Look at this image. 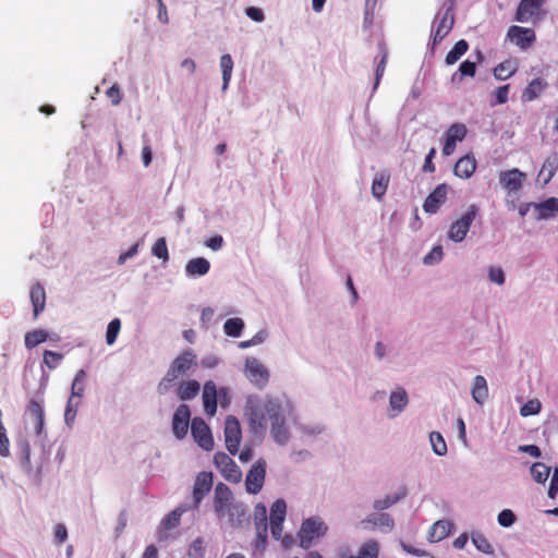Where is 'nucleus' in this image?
<instances>
[{
    "label": "nucleus",
    "mask_w": 558,
    "mask_h": 558,
    "mask_svg": "<svg viewBox=\"0 0 558 558\" xmlns=\"http://www.w3.org/2000/svg\"><path fill=\"white\" fill-rule=\"evenodd\" d=\"M248 426L254 434H264L267 422L270 423V435L275 442L284 445L290 438L286 412L279 399L266 397L264 400L248 399L245 405Z\"/></svg>",
    "instance_id": "f257e3e1"
},
{
    "label": "nucleus",
    "mask_w": 558,
    "mask_h": 558,
    "mask_svg": "<svg viewBox=\"0 0 558 558\" xmlns=\"http://www.w3.org/2000/svg\"><path fill=\"white\" fill-rule=\"evenodd\" d=\"M214 509L219 519L227 517L232 527L241 525L246 518L243 505L234 502L231 489L223 483H218L215 487Z\"/></svg>",
    "instance_id": "f03ea898"
},
{
    "label": "nucleus",
    "mask_w": 558,
    "mask_h": 558,
    "mask_svg": "<svg viewBox=\"0 0 558 558\" xmlns=\"http://www.w3.org/2000/svg\"><path fill=\"white\" fill-rule=\"evenodd\" d=\"M197 365V356L192 350H185L171 363L167 374L159 384V391L167 390L180 376L185 375Z\"/></svg>",
    "instance_id": "7ed1b4c3"
},
{
    "label": "nucleus",
    "mask_w": 558,
    "mask_h": 558,
    "mask_svg": "<svg viewBox=\"0 0 558 558\" xmlns=\"http://www.w3.org/2000/svg\"><path fill=\"white\" fill-rule=\"evenodd\" d=\"M327 525L319 518H308L303 521L298 533L299 544L302 548L308 549L315 538L322 537L327 533Z\"/></svg>",
    "instance_id": "20e7f679"
},
{
    "label": "nucleus",
    "mask_w": 558,
    "mask_h": 558,
    "mask_svg": "<svg viewBox=\"0 0 558 558\" xmlns=\"http://www.w3.org/2000/svg\"><path fill=\"white\" fill-rule=\"evenodd\" d=\"M478 206L472 204L466 211L457 220H454L448 231V238L454 242H461L465 239L471 225L478 215Z\"/></svg>",
    "instance_id": "39448f33"
},
{
    "label": "nucleus",
    "mask_w": 558,
    "mask_h": 558,
    "mask_svg": "<svg viewBox=\"0 0 558 558\" xmlns=\"http://www.w3.org/2000/svg\"><path fill=\"white\" fill-rule=\"evenodd\" d=\"M214 463L225 480L231 483H239L242 472L235 462L225 452H217L214 456Z\"/></svg>",
    "instance_id": "423d86ee"
},
{
    "label": "nucleus",
    "mask_w": 558,
    "mask_h": 558,
    "mask_svg": "<svg viewBox=\"0 0 558 558\" xmlns=\"http://www.w3.org/2000/svg\"><path fill=\"white\" fill-rule=\"evenodd\" d=\"M242 432L240 422L233 415H229L225 422V441L230 454H236L239 451Z\"/></svg>",
    "instance_id": "0eeeda50"
},
{
    "label": "nucleus",
    "mask_w": 558,
    "mask_h": 558,
    "mask_svg": "<svg viewBox=\"0 0 558 558\" xmlns=\"http://www.w3.org/2000/svg\"><path fill=\"white\" fill-rule=\"evenodd\" d=\"M434 24H436V29L433 35V46H436L451 32L454 25L453 7L449 5L442 13H438Z\"/></svg>",
    "instance_id": "6e6552de"
},
{
    "label": "nucleus",
    "mask_w": 558,
    "mask_h": 558,
    "mask_svg": "<svg viewBox=\"0 0 558 558\" xmlns=\"http://www.w3.org/2000/svg\"><path fill=\"white\" fill-rule=\"evenodd\" d=\"M266 477V462L262 459L257 460L245 477V488L250 494H257L262 490Z\"/></svg>",
    "instance_id": "1a4fd4ad"
},
{
    "label": "nucleus",
    "mask_w": 558,
    "mask_h": 558,
    "mask_svg": "<svg viewBox=\"0 0 558 558\" xmlns=\"http://www.w3.org/2000/svg\"><path fill=\"white\" fill-rule=\"evenodd\" d=\"M191 433L199 447L207 451L214 449V438L210 428L202 417H194L192 420Z\"/></svg>",
    "instance_id": "9d476101"
},
{
    "label": "nucleus",
    "mask_w": 558,
    "mask_h": 558,
    "mask_svg": "<svg viewBox=\"0 0 558 558\" xmlns=\"http://www.w3.org/2000/svg\"><path fill=\"white\" fill-rule=\"evenodd\" d=\"M544 1L545 0H521L515 12V21L527 23L537 20Z\"/></svg>",
    "instance_id": "9b49d317"
},
{
    "label": "nucleus",
    "mask_w": 558,
    "mask_h": 558,
    "mask_svg": "<svg viewBox=\"0 0 558 558\" xmlns=\"http://www.w3.org/2000/svg\"><path fill=\"white\" fill-rule=\"evenodd\" d=\"M507 37L520 49H529L536 40L535 32L532 28L512 25L507 32Z\"/></svg>",
    "instance_id": "f8f14e48"
},
{
    "label": "nucleus",
    "mask_w": 558,
    "mask_h": 558,
    "mask_svg": "<svg viewBox=\"0 0 558 558\" xmlns=\"http://www.w3.org/2000/svg\"><path fill=\"white\" fill-rule=\"evenodd\" d=\"M466 126L462 123H453L452 125H450V128L447 130L445 134L442 154L445 156L452 155L456 149L457 143L462 142L466 136Z\"/></svg>",
    "instance_id": "ddd939ff"
},
{
    "label": "nucleus",
    "mask_w": 558,
    "mask_h": 558,
    "mask_svg": "<svg viewBox=\"0 0 558 558\" xmlns=\"http://www.w3.org/2000/svg\"><path fill=\"white\" fill-rule=\"evenodd\" d=\"M245 368L246 376L259 388L264 387L268 383V371L257 359H247Z\"/></svg>",
    "instance_id": "4468645a"
},
{
    "label": "nucleus",
    "mask_w": 558,
    "mask_h": 558,
    "mask_svg": "<svg viewBox=\"0 0 558 558\" xmlns=\"http://www.w3.org/2000/svg\"><path fill=\"white\" fill-rule=\"evenodd\" d=\"M191 411L189 405L180 404L172 417V430L178 438H183L189 429Z\"/></svg>",
    "instance_id": "2eb2a0df"
},
{
    "label": "nucleus",
    "mask_w": 558,
    "mask_h": 558,
    "mask_svg": "<svg viewBox=\"0 0 558 558\" xmlns=\"http://www.w3.org/2000/svg\"><path fill=\"white\" fill-rule=\"evenodd\" d=\"M448 194L447 184L437 185L434 191L426 197L423 209L427 214H436L440 206L446 202Z\"/></svg>",
    "instance_id": "dca6fc26"
},
{
    "label": "nucleus",
    "mask_w": 558,
    "mask_h": 558,
    "mask_svg": "<svg viewBox=\"0 0 558 558\" xmlns=\"http://www.w3.org/2000/svg\"><path fill=\"white\" fill-rule=\"evenodd\" d=\"M213 487V474L208 472H201L194 483L193 499L194 507H197L204 497L210 492Z\"/></svg>",
    "instance_id": "f3484780"
},
{
    "label": "nucleus",
    "mask_w": 558,
    "mask_h": 558,
    "mask_svg": "<svg viewBox=\"0 0 558 558\" xmlns=\"http://www.w3.org/2000/svg\"><path fill=\"white\" fill-rule=\"evenodd\" d=\"M219 391L213 380H208L203 387V405L206 415L214 416L217 411Z\"/></svg>",
    "instance_id": "a211bd4d"
},
{
    "label": "nucleus",
    "mask_w": 558,
    "mask_h": 558,
    "mask_svg": "<svg viewBox=\"0 0 558 558\" xmlns=\"http://www.w3.org/2000/svg\"><path fill=\"white\" fill-rule=\"evenodd\" d=\"M526 175L524 172L514 168L511 170L502 171L499 174V181L501 185L509 192H517L522 187Z\"/></svg>",
    "instance_id": "6ab92c4d"
},
{
    "label": "nucleus",
    "mask_w": 558,
    "mask_h": 558,
    "mask_svg": "<svg viewBox=\"0 0 558 558\" xmlns=\"http://www.w3.org/2000/svg\"><path fill=\"white\" fill-rule=\"evenodd\" d=\"M29 299L33 305V317L36 319L46 307V291L39 282L32 286Z\"/></svg>",
    "instance_id": "aec40b11"
},
{
    "label": "nucleus",
    "mask_w": 558,
    "mask_h": 558,
    "mask_svg": "<svg viewBox=\"0 0 558 558\" xmlns=\"http://www.w3.org/2000/svg\"><path fill=\"white\" fill-rule=\"evenodd\" d=\"M558 170V154L553 153L550 156H548L543 165L542 168L537 174V180L542 181V185H546L550 182L553 177Z\"/></svg>",
    "instance_id": "412c9836"
},
{
    "label": "nucleus",
    "mask_w": 558,
    "mask_h": 558,
    "mask_svg": "<svg viewBox=\"0 0 558 558\" xmlns=\"http://www.w3.org/2000/svg\"><path fill=\"white\" fill-rule=\"evenodd\" d=\"M476 165L474 156L465 155L456 162L453 172L461 179H469L475 172Z\"/></svg>",
    "instance_id": "4be33fe9"
},
{
    "label": "nucleus",
    "mask_w": 558,
    "mask_h": 558,
    "mask_svg": "<svg viewBox=\"0 0 558 558\" xmlns=\"http://www.w3.org/2000/svg\"><path fill=\"white\" fill-rule=\"evenodd\" d=\"M548 83L543 78H534L523 89L521 99L524 102H530L538 98L542 93L547 88Z\"/></svg>",
    "instance_id": "5701e85b"
},
{
    "label": "nucleus",
    "mask_w": 558,
    "mask_h": 558,
    "mask_svg": "<svg viewBox=\"0 0 558 558\" xmlns=\"http://www.w3.org/2000/svg\"><path fill=\"white\" fill-rule=\"evenodd\" d=\"M27 412L34 422L36 434L40 436L45 426V413L43 405L36 400H31L27 407Z\"/></svg>",
    "instance_id": "b1692460"
},
{
    "label": "nucleus",
    "mask_w": 558,
    "mask_h": 558,
    "mask_svg": "<svg viewBox=\"0 0 558 558\" xmlns=\"http://www.w3.org/2000/svg\"><path fill=\"white\" fill-rule=\"evenodd\" d=\"M519 69V62L517 59H508L500 62L493 70L494 77L498 81H505L511 77Z\"/></svg>",
    "instance_id": "393cba45"
},
{
    "label": "nucleus",
    "mask_w": 558,
    "mask_h": 558,
    "mask_svg": "<svg viewBox=\"0 0 558 558\" xmlns=\"http://www.w3.org/2000/svg\"><path fill=\"white\" fill-rule=\"evenodd\" d=\"M210 269V263L204 257L190 259L185 265V271L190 277L205 276Z\"/></svg>",
    "instance_id": "a878e982"
},
{
    "label": "nucleus",
    "mask_w": 558,
    "mask_h": 558,
    "mask_svg": "<svg viewBox=\"0 0 558 558\" xmlns=\"http://www.w3.org/2000/svg\"><path fill=\"white\" fill-rule=\"evenodd\" d=\"M201 389V385L197 380L182 381L178 388L177 395L180 400L186 401L195 398Z\"/></svg>",
    "instance_id": "bb28decb"
},
{
    "label": "nucleus",
    "mask_w": 558,
    "mask_h": 558,
    "mask_svg": "<svg viewBox=\"0 0 558 558\" xmlns=\"http://www.w3.org/2000/svg\"><path fill=\"white\" fill-rule=\"evenodd\" d=\"M487 397H488V388H487L486 379L483 376L477 375L474 378V383H473L472 398L476 403L483 404L484 401L487 399Z\"/></svg>",
    "instance_id": "cd10ccee"
},
{
    "label": "nucleus",
    "mask_w": 558,
    "mask_h": 558,
    "mask_svg": "<svg viewBox=\"0 0 558 558\" xmlns=\"http://www.w3.org/2000/svg\"><path fill=\"white\" fill-rule=\"evenodd\" d=\"M451 524L448 521L439 520L435 522L429 531V541L439 542L446 538L450 533Z\"/></svg>",
    "instance_id": "c85d7f7f"
},
{
    "label": "nucleus",
    "mask_w": 558,
    "mask_h": 558,
    "mask_svg": "<svg viewBox=\"0 0 558 558\" xmlns=\"http://www.w3.org/2000/svg\"><path fill=\"white\" fill-rule=\"evenodd\" d=\"M389 184V174L385 172L377 173L372 182V194L376 198L385 195Z\"/></svg>",
    "instance_id": "c756f323"
},
{
    "label": "nucleus",
    "mask_w": 558,
    "mask_h": 558,
    "mask_svg": "<svg viewBox=\"0 0 558 558\" xmlns=\"http://www.w3.org/2000/svg\"><path fill=\"white\" fill-rule=\"evenodd\" d=\"M535 208L537 210L538 218L547 219L554 213L558 211V198L549 197L546 201H544L539 204H536Z\"/></svg>",
    "instance_id": "7c9ffc66"
},
{
    "label": "nucleus",
    "mask_w": 558,
    "mask_h": 558,
    "mask_svg": "<svg viewBox=\"0 0 558 558\" xmlns=\"http://www.w3.org/2000/svg\"><path fill=\"white\" fill-rule=\"evenodd\" d=\"M48 332L44 329H35L26 332L24 337L25 347L31 350L48 339Z\"/></svg>",
    "instance_id": "2f4dec72"
},
{
    "label": "nucleus",
    "mask_w": 558,
    "mask_h": 558,
    "mask_svg": "<svg viewBox=\"0 0 558 558\" xmlns=\"http://www.w3.org/2000/svg\"><path fill=\"white\" fill-rule=\"evenodd\" d=\"M187 510L184 506L177 507L173 511L167 514L161 521V527L165 530H171L180 524L182 514Z\"/></svg>",
    "instance_id": "473e14b6"
},
{
    "label": "nucleus",
    "mask_w": 558,
    "mask_h": 558,
    "mask_svg": "<svg viewBox=\"0 0 558 558\" xmlns=\"http://www.w3.org/2000/svg\"><path fill=\"white\" fill-rule=\"evenodd\" d=\"M469 49V44L464 39L458 40L453 48L446 56V63L448 65L454 64Z\"/></svg>",
    "instance_id": "72a5a7b5"
},
{
    "label": "nucleus",
    "mask_w": 558,
    "mask_h": 558,
    "mask_svg": "<svg viewBox=\"0 0 558 558\" xmlns=\"http://www.w3.org/2000/svg\"><path fill=\"white\" fill-rule=\"evenodd\" d=\"M390 408L397 413L401 412L408 404V395L404 389H398L390 395Z\"/></svg>",
    "instance_id": "f704fd0d"
},
{
    "label": "nucleus",
    "mask_w": 558,
    "mask_h": 558,
    "mask_svg": "<svg viewBox=\"0 0 558 558\" xmlns=\"http://www.w3.org/2000/svg\"><path fill=\"white\" fill-rule=\"evenodd\" d=\"M85 380H86V372L84 369H80L74 377L71 387V397L74 399H81L85 391Z\"/></svg>",
    "instance_id": "c9c22d12"
},
{
    "label": "nucleus",
    "mask_w": 558,
    "mask_h": 558,
    "mask_svg": "<svg viewBox=\"0 0 558 558\" xmlns=\"http://www.w3.org/2000/svg\"><path fill=\"white\" fill-rule=\"evenodd\" d=\"M220 68L222 72V89L225 90L229 82L231 80L232 70H233V60L230 54H222L220 58Z\"/></svg>",
    "instance_id": "e433bc0d"
},
{
    "label": "nucleus",
    "mask_w": 558,
    "mask_h": 558,
    "mask_svg": "<svg viewBox=\"0 0 558 558\" xmlns=\"http://www.w3.org/2000/svg\"><path fill=\"white\" fill-rule=\"evenodd\" d=\"M366 521L386 532L391 531L395 525L392 518L388 513H380L378 515L369 517Z\"/></svg>",
    "instance_id": "4c0bfd02"
},
{
    "label": "nucleus",
    "mask_w": 558,
    "mask_h": 558,
    "mask_svg": "<svg viewBox=\"0 0 558 558\" xmlns=\"http://www.w3.org/2000/svg\"><path fill=\"white\" fill-rule=\"evenodd\" d=\"M550 474V468L542 462L533 463L531 466V475L536 483L543 484Z\"/></svg>",
    "instance_id": "58836bf2"
},
{
    "label": "nucleus",
    "mask_w": 558,
    "mask_h": 558,
    "mask_svg": "<svg viewBox=\"0 0 558 558\" xmlns=\"http://www.w3.org/2000/svg\"><path fill=\"white\" fill-rule=\"evenodd\" d=\"M378 543L369 541L362 545L357 555L350 556L349 558H378Z\"/></svg>",
    "instance_id": "ea45409f"
},
{
    "label": "nucleus",
    "mask_w": 558,
    "mask_h": 558,
    "mask_svg": "<svg viewBox=\"0 0 558 558\" xmlns=\"http://www.w3.org/2000/svg\"><path fill=\"white\" fill-rule=\"evenodd\" d=\"M244 328V323L241 318H229L223 325L225 333L229 337H239Z\"/></svg>",
    "instance_id": "a19ab883"
},
{
    "label": "nucleus",
    "mask_w": 558,
    "mask_h": 558,
    "mask_svg": "<svg viewBox=\"0 0 558 558\" xmlns=\"http://www.w3.org/2000/svg\"><path fill=\"white\" fill-rule=\"evenodd\" d=\"M287 513V504L283 499H277L270 508V521L283 522Z\"/></svg>",
    "instance_id": "79ce46f5"
},
{
    "label": "nucleus",
    "mask_w": 558,
    "mask_h": 558,
    "mask_svg": "<svg viewBox=\"0 0 558 558\" xmlns=\"http://www.w3.org/2000/svg\"><path fill=\"white\" fill-rule=\"evenodd\" d=\"M429 440H430L433 450L437 456H445L447 453L446 441L438 432H432L429 434Z\"/></svg>",
    "instance_id": "37998d69"
},
{
    "label": "nucleus",
    "mask_w": 558,
    "mask_h": 558,
    "mask_svg": "<svg viewBox=\"0 0 558 558\" xmlns=\"http://www.w3.org/2000/svg\"><path fill=\"white\" fill-rule=\"evenodd\" d=\"M379 53H380V59L376 66L375 88L378 86L379 81H380L381 76L384 75V72L386 70L387 59H388V51L384 44L379 45Z\"/></svg>",
    "instance_id": "c03bdc74"
},
{
    "label": "nucleus",
    "mask_w": 558,
    "mask_h": 558,
    "mask_svg": "<svg viewBox=\"0 0 558 558\" xmlns=\"http://www.w3.org/2000/svg\"><path fill=\"white\" fill-rule=\"evenodd\" d=\"M255 529L256 532L262 534L268 531L266 508L264 506H257L255 509Z\"/></svg>",
    "instance_id": "a18cd8bd"
},
{
    "label": "nucleus",
    "mask_w": 558,
    "mask_h": 558,
    "mask_svg": "<svg viewBox=\"0 0 558 558\" xmlns=\"http://www.w3.org/2000/svg\"><path fill=\"white\" fill-rule=\"evenodd\" d=\"M542 403L538 399H531L520 409V415L523 417L536 415L541 412Z\"/></svg>",
    "instance_id": "49530a36"
},
{
    "label": "nucleus",
    "mask_w": 558,
    "mask_h": 558,
    "mask_svg": "<svg viewBox=\"0 0 558 558\" xmlns=\"http://www.w3.org/2000/svg\"><path fill=\"white\" fill-rule=\"evenodd\" d=\"M151 253L159 259L167 262L169 259L168 246L165 238H159L153 245Z\"/></svg>",
    "instance_id": "de8ad7c7"
},
{
    "label": "nucleus",
    "mask_w": 558,
    "mask_h": 558,
    "mask_svg": "<svg viewBox=\"0 0 558 558\" xmlns=\"http://www.w3.org/2000/svg\"><path fill=\"white\" fill-rule=\"evenodd\" d=\"M121 329V320L119 318L112 319L107 327L106 341L109 345L113 344Z\"/></svg>",
    "instance_id": "09e8293b"
},
{
    "label": "nucleus",
    "mask_w": 558,
    "mask_h": 558,
    "mask_svg": "<svg viewBox=\"0 0 558 558\" xmlns=\"http://www.w3.org/2000/svg\"><path fill=\"white\" fill-rule=\"evenodd\" d=\"M78 405L80 399L69 398L64 412V420L68 425H71L74 422Z\"/></svg>",
    "instance_id": "8fccbe9b"
},
{
    "label": "nucleus",
    "mask_w": 558,
    "mask_h": 558,
    "mask_svg": "<svg viewBox=\"0 0 558 558\" xmlns=\"http://www.w3.org/2000/svg\"><path fill=\"white\" fill-rule=\"evenodd\" d=\"M405 495V492L403 490L401 494L397 495H388L384 499H378L374 502V508L376 510H385L389 508L390 506L398 502L403 496Z\"/></svg>",
    "instance_id": "3c124183"
},
{
    "label": "nucleus",
    "mask_w": 558,
    "mask_h": 558,
    "mask_svg": "<svg viewBox=\"0 0 558 558\" xmlns=\"http://www.w3.org/2000/svg\"><path fill=\"white\" fill-rule=\"evenodd\" d=\"M62 359L63 355L61 353L50 350H46L43 356L44 363L49 369H54L62 361Z\"/></svg>",
    "instance_id": "603ef678"
},
{
    "label": "nucleus",
    "mask_w": 558,
    "mask_h": 558,
    "mask_svg": "<svg viewBox=\"0 0 558 558\" xmlns=\"http://www.w3.org/2000/svg\"><path fill=\"white\" fill-rule=\"evenodd\" d=\"M474 546L484 554H493V546L483 534H474L472 536Z\"/></svg>",
    "instance_id": "864d4df0"
},
{
    "label": "nucleus",
    "mask_w": 558,
    "mask_h": 558,
    "mask_svg": "<svg viewBox=\"0 0 558 558\" xmlns=\"http://www.w3.org/2000/svg\"><path fill=\"white\" fill-rule=\"evenodd\" d=\"M205 555V546L204 541L198 537L192 542L189 548V556L191 558H204Z\"/></svg>",
    "instance_id": "5fc2aeb1"
},
{
    "label": "nucleus",
    "mask_w": 558,
    "mask_h": 558,
    "mask_svg": "<svg viewBox=\"0 0 558 558\" xmlns=\"http://www.w3.org/2000/svg\"><path fill=\"white\" fill-rule=\"evenodd\" d=\"M267 545V533L256 532V538L253 543V555H263Z\"/></svg>",
    "instance_id": "6e6d98bb"
},
{
    "label": "nucleus",
    "mask_w": 558,
    "mask_h": 558,
    "mask_svg": "<svg viewBox=\"0 0 558 558\" xmlns=\"http://www.w3.org/2000/svg\"><path fill=\"white\" fill-rule=\"evenodd\" d=\"M498 523L504 527L511 526L515 521V515L510 509H504L498 514Z\"/></svg>",
    "instance_id": "4d7b16f0"
},
{
    "label": "nucleus",
    "mask_w": 558,
    "mask_h": 558,
    "mask_svg": "<svg viewBox=\"0 0 558 558\" xmlns=\"http://www.w3.org/2000/svg\"><path fill=\"white\" fill-rule=\"evenodd\" d=\"M458 72L460 73L461 77H473L476 73V64L475 62L465 60L459 65Z\"/></svg>",
    "instance_id": "13d9d810"
},
{
    "label": "nucleus",
    "mask_w": 558,
    "mask_h": 558,
    "mask_svg": "<svg viewBox=\"0 0 558 558\" xmlns=\"http://www.w3.org/2000/svg\"><path fill=\"white\" fill-rule=\"evenodd\" d=\"M10 454V440L7 436L4 426H0V456L8 457Z\"/></svg>",
    "instance_id": "bf43d9fd"
},
{
    "label": "nucleus",
    "mask_w": 558,
    "mask_h": 558,
    "mask_svg": "<svg viewBox=\"0 0 558 558\" xmlns=\"http://www.w3.org/2000/svg\"><path fill=\"white\" fill-rule=\"evenodd\" d=\"M107 97L111 100L113 106H118L122 100V93L118 84H113L106 92Z\"/></svg>",
    "instance_id": "052dcab7"
},
{
    "label": "nucleus",
    "mask_w": 558,
    "mask_h": 558,
    "mask_svg": "<svg viewBox=\"0 0 558 558\" xmlns=\"http://www.w3.org/2000/svg\"><path fill=\"white\" fill-rule=\"evenodd\" d=\"M489 280L497 284L505 282V274L500 267H490L488 270Z\"/></svg>",
    "instance_id": "680f3d73"
},
{
    "label": "nucleus",
    "mask_w": 558,
    "mask_h": 558,
    "mask_svg": "<svg viewBox=\"0 0 558 558\" xmlns=\"http://www.w3.org/2000/svg\"><path fill=\"white\" fill-rule=\"evenodd\" d=\"M510 85H502L496 88L495 90V97L498 104H506L508 101V94H509Z\"/></svg>",
    "instance_id": "e2e57ef3"
},
{
    "label": "nucleus",
    "mask_w": 558,
    "mask_h": 558,
    "mask_svg": "<svg viewBox=\"0 0 558 558\" xmlns=\"http://www.w3.org/2000/svg\"><path fill=\"white\" fill-rule=\"evenodd\" d=\"M442 257V247L436 246L424 257L425 264H432L433 262L440 260Z\"/></svg>",
    "instance_id": "0e129e2a"
},
{
    "label": "nucleus",
    "mask_w": 558,
    "mask_h": 558,
    "mask_svg": "<svg viewBox=\"0 0 558 558\" xmlns=\"http://www.w3.org/2000/svg\"><path fill=\"white\" fill-rule=\"evenodd\" d=\"M435 155H436V149L433 147L429 149V151L425 158V162L423 165L424 172H434L435 171V165L433 162V158L435 157Z\"/></svg>",
    "instance_id": "69168bd1"
},
{
    "label": "nucleus",
    "mask_w": 558,
    "mask_h": 558,
    "mask_svg": "<svg viewBox=\"0 0 558 558\" xmlns=\"http://www.w3.org/2000/svg\"><path fill=\"white\" fill-rule=\"evenodd\" d=\"M54 538L58 543H64L68 538V531L63 524H57L54 526Z\"/></svg>",
    "instance_id": "338daca9"
},
{
    "label": "nucleus",
    "mask_w": 558,
    "mask_h": 558,
    "mask_svg": "<svg viewBox=\"0 0 558 558\" xmlns=\"http://www.w3.org/2000/svg\"><path fill=\"white\" fill-rule=\"evenodd\" d=\"M557 493H558V469L555 470V472L551 476L549 488H548V496L550 498H555Z\"/></svg>",
    "instance_id": "774afa93"
}]
</instances>
